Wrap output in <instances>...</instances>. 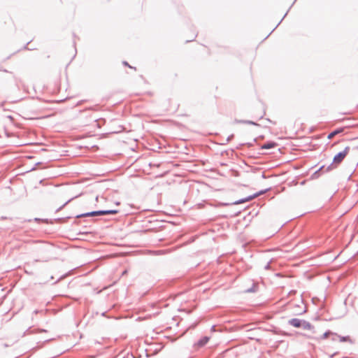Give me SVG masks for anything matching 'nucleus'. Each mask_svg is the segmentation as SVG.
Segmentation results:
<instances>
[{
    "label": "nucleus",
    "mask_w": 358,
    "mask_h": 358,
    "mask_svg": "<svg viewBox=\"0 0 358 358\" xmlns=\"http://www.w3.org/2000/svg\"><path fill=\"white\" fill-rule=\"evenodd\" d=\"M350 148L346 147L342 152H340L334 156L331 166L334 168L337 167L349 153Z\"/></svg>",
    "instance_id": "1"
},
{
    "label": "nucleus",
    "mask_w": 358,
    "mask_h": 358,
    "mask_svg": "<svg viewBox=\"0 0 358 358\" xmlns=\"http://www.w3.org/2000/svg\"><path fill=\"white\" fill-rule=\"evenodd\" d=\"M117 212L118 211L117 210L94 211V212H92V213L83 215V216H94V215H107V214H116V213H117Z\"/></svg>",
    "instance_id": "2"
},
{
    "label": "nucleus",
    "mask_w": 358,
    "mask_h": 358,
    "mask_svg": "<svg viewBox=\"0 0 358 358\" xmlns=\"http://www.w3.org/2000/svg\"><path fill=\"white\" fill-rule=\"evenodd\" d=\"M289 324L294 327H300L301 325V321L299 320V319H292L291 320H289Z\"/></svg>",
    "instance_id": "3"
},
{
    "label": "nucleus",
    "mask_w": 358,
    "mask_h": 358,
    "mask_svg": "<svg viewBox=\"0 0 358 358\" xmlns=\"http://www.w3.org/2000/svg\"><path fill=\"white\" fill-rule=\"evenodd\" d=\"M209 341V337L205 336L203 338H201L197 343V345L199 347L203 346L205 344H206Z\"/></svg>",
    "instance_id": "4"
},
{
    "label": "nucleus",
    "mask_w": 358,
    "mask_h": 358,
    "mask_svg": "<svg viewBox=\"0 0 358 358\" xmlns=\"http://www.w3.org/2000/svg\"><path fill=\"white\" fill-rule=\"evenodd\" d=\"M343 131V129H338L337 130H335L334 131H332L331 133H330L329 135H328V138L329 139H331L333 138L336 135H337L338 134H340Z\"/></svg>",
    "instance_id": "5"
},
{
    "label": "nucleus",
    "mask_w": 358,
    "mask_h": 358,
    "mask_svg": "<svg viewBox=\"0 0 358 358\" xmlns=\"http://www.w3.org/2000/svg\"><path fill=\"white\" fill-rule=\"evenodd\" d=\"M276 145L275 143H268L262 145V149H270L274 148Z\"/></svg>",
    "instance_id": "6"
},
{
    "label": "nucleus",
    "mask_w": 358,
    "mask_h": 358,
    "mask_svg": "<svg viewBox=\"0 0 358 358\" xmlns=\"http://www.w3.org/2000/svg\"><path fill=\"white\" fill-rule=\"evenodd\" d=\"M124 64L127 66H129V64L127 62H124Z\"/></svg>",
    "instance_id": "7"
}]
</instances>
